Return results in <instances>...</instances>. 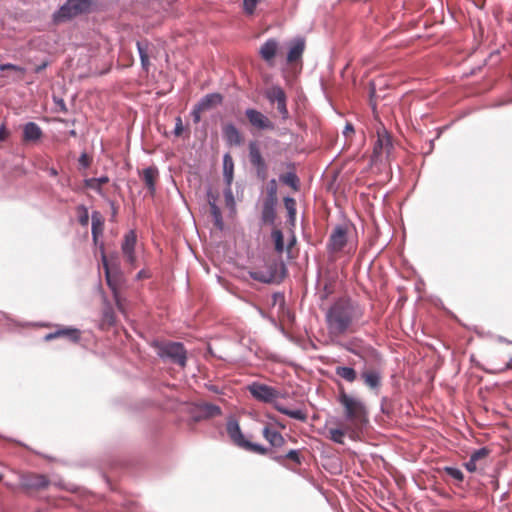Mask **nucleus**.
<instances>
[{"instance_id": "a878e982", "label": "nucleus", "mask_w": 512, "mask_h": 512, "mask_svg": "<svg viewBox=\"0 0 512 512\" xmlns=\"http://www.w3.org/2000/svg\"><path fill=\"white\" fill-rule=\"evenodd\" d=\"M349 437L348 432V425L346 424L343 428H331L328 430V438L337 443V444H344V437Z\"/></svg>"}, {"instance_id": "4c0bfd02", "label": "nucleus", "mask_w": 512, "mask_h": 512, "mask_svg": "<svg viewBox=\"0 0 512 512\" xmlns=\"http://www.w3.org/2000/svg\"><path fill=\"white\" fill-rule=\"evenodd\" d=\"M211 215L214 218L215 225L219 228H223L222 215L219 207L214 202H209Z\"/></svg>"}, {"instance_id": "c03bdc74", "label": "nucleus", "mask_w": 512, "mask_h": 512, "mask_svg": "<svg viewBox=\"0 0 512 512\" xmlns=\"http://www.w3.org/2000/svg\"><path fill=\"white\" fill-rule=\"evenodd\" d=\"M276 104H277V110L280 113V115L282 116V118L285 120L288 119L289 112L287 109V97H285L284 99H282L281 101H279Z\"/></svg>"}, {"instance_id": "bb28decb", "label": "nucleus", "mask_w": 512, "mask_h": 512, "mask_svg": "<svg viewBox=\"0 0 512 512\" xmlns=\"http://www.w3.org/2000/svg\"><path fill=\"white\" fill-rule=\"evenodd\" d=\"M274 407L277 411H279L280 413H282L290 418L300 420L303 422L307 420V414L303 410H300V409L290 410V409H287L279 404H275Z\"/></svg>"}, {"instance_id": "6e6d98bb", "label": "nucleus", "mask_w": 512, "mask_h": 512, "mask_svg": "<svg viewBox=\"0 0 512 512\" xmlns=\"http://www.w3.org/2000/svg\"><path fill=\"white\" fill-rule=\"evenodd\" d=\"M9 135V132L7 131L5 125L0 126V141L5 140Z\"/></svg>"}, {"instance_id": "6ab92c4d", "label": "nucleus", "mask_w": 512, "mask_h": 512, "mask_svg": "<svg viewBox=\"0 0 512 512\" xmlns=\"http://www.w3.org/2000/svg\"><path fill=\"white\" fill-rule=\"evenodd\" d=\"M277 50H278L277 40L269 39L260 47L259 54L263 60H265L269 64H272L273 59L277 53Z\"/></svg>"}, {"instance_id": "9b49d317", "label": "nucleus", "mask_w": 512, "mask_h": 512, "mask_svg": "<svg viewBox=\"0 0 512 512\" xmlns=\"http://www.w3.org/2000/svg\"><path fill=\"white\" fill-rule=\"evenodd\" d=\"M50 481L43 474L27 473L21 477V487L29 491H39L48 487Z\"/></svg>"}, {"instance_id": "f8f14e48", "label": "nucleus", "mask_w": 512, "mask_h": 512, "mask_svg": "<svg viewBox=\"0 0 512 512\" xmlns=\"http://www.w3.org/2000/svg\"><path fill=\"white\" fill-rule=\"evenodd\" d=\"M58 338L66 339L71 343H78L81 339V331L73 327L58 326L54 332L44 336V341L49 342Z\"/></svg>"}, {"instance_id": "412c9836", "label": "nucleus", "mask_w": 512, "mask_h": 512, "mask_svg": "<svg viewBox=\"0 0 512 512\" xmlns=\"http://www.w3.org/2000/svg\"><path fill=\"white\" fill-rule=\"evenodd\" d=\"M277 202L273 201V198H266L263 202L262 207V220L264 223L272 224L275 220V206Z\"/></svg>"}, {"instance_id": "3c124183", "label": "nucleus", "mask_w": 512, "mask_h": 512, "mask_svg": "<svg viewBox=\"0 0 512 512\" xmlns=\"http://www.w3.org/2000/svg\"><path fill=\"white\" fill-rule=\"evenodd\" d=\"M205 112L203 109H200V106L197 104L193 111H192V116H193V120H194V123H199L200 120H201V113Z\"/></svg>"}, {"instance_id": "ea45409f", "label": "nucleus", "mask_w": 512, "mask_h": 512, "mask_svg": "<svg viewBox=\"0 0 512 512\" xmlns=\"http://www.w3.org/2000/svg\"><path fill=\"white\" fill-rule=\"evenodd\" d=\"M490 454V450L487 447H482L476 451H474L470 457L473 458V460L477 461L479 464L482 460H485Z\"/></svg>"}, {"instance_id": "dca6fc26", "label": "nucleus", "mask_w": 512, "mask_h": 512, "mask_svg": "<svg viewBox=\"0 0 512 512\" xmlns=\"http://www.w3.org/2000/svg\"><path fill=\"white\" fill-rule=\"evenodd\" d=\"M43 136L42 129L34 122H28L23 126V142H37Z\"/></svg>"}, {"instance_id": "e2e57ef3", "label": "nucleus", "mask_w": 512, "mask_h": 512, "mask_svg": "<svg viewBox=\"0 0 512 512\" xmlns=\"http://www.w3.org/2000/svg\"><path fill=\"white\" fill-rule=\"evenodd\" d=\"M70 135H71V136H73V137H75V136H76V131H75V130H71V131H70Z\"/></svg>"}, {"instance_id": "423d86ee", "label": "nucleus", "mask_w": 512, "mask_h": 512, "mask_svg": "<svg viewBox=\"0 0 512 512\" xmlns=\"http://www.w3.org/2000/svg\"><path fill=\"white\" fill-rule=\"evenodd\" d=\"M350 230L349 224H341L333 228L327 243V250L330 254H337L344 250L348 244Z\"/></svg>"}, {"instance_id": "7ed1b4c3", "label": "nucleus", "mask_w": 512, "mask_h": 512, "mask_svg": "<svg viewBox=\"0 0 512 512\" xmlns=\"http://www.w3.org/2000/svg\"><path fill=\"white\" fill-rule=\"evenodd\" d=\"M153 347L156 349L157 355L162 359H168L172 363L181 367L186 366L187 351L180 342L172 341H155Z\"/></svg>"}, {"instance_id": "79ce46f5", "label": "nucleus", "mask_w": 512, "mask_h": 512, "mask_svg": "<svg viewBox=\"0 0 512 512\" xmlns=\"http://www.w3.org/2000/svg\"><path fill=\"white\" fill-rule=\"evenodd\" d=\"M444 472L450 477L454 478L458 482H462L464 480V474L461 470L454 467H445Z\"/></svg>"}, {"instance_id": "ddd939ff", "label": "nucleus", "mask_w": 512, "mask_h": 512, "mask_svg": "<svg viewBox=\"0 0 512 512\" xmlns=\"http://www.w3.org/2000/svg\"><path fill=\"white\" fill-rule=\"evenodd\" d=\"M245 115L251 126L258 130H274V123L262 112L249 108L245 111Z\"/></svg>"}, {"instance_id": "58836bf2", "label": "nucleus", "mask_w": 512, "mask_h": 512, "mask_svg": "<svg viewBox=\"0 0 512 512\" xmlns=\"http://www.w3.org/2000/svg\"><path fill=\"white\" fill-rule=\"evenodd\" d=\"M78 221L82 226L88 225L89 222V214L88 209L81 205L77 207Z\"/></svg>"}, {"instance_id": "5701e85b", "label": "nucleus", "mask_w": 512, "mask_h": 512, "mask_svg": "<svg viewBox=\"0 0 512 512\" xmlns=\"http://www.w3.org/2000/svg\"><path fill=\"white\" fill-rule=\"evenodd\" d=\"M305 49V42L303 39H297L293 42L287 55L288 63H293L302 57Z\"/></svg>"}, {"instance_id": "09e8293b", "label": "nucleus", "mask_w": 512, "mask_h": 512, "mask_svg": "<svg viewBox=\"0 0 512 512\" xmlns=\"http://www.w3.org/2000/svg\"><path fill=\"white\" fill-rule=\"evenodd\" d=\"M183 133V123L181 117H177L175 119V128H174V134L175 136L179 137Z\"/></svg>"}, {"instance_id": "4468645a", "label": "nucleus", "mask_w": 512, "mask_h": 512, "mask_svg": "<svg viewBox=\"0 0 512 512\" xmlns=\"http://www.w3.org/2000/svg\"><path fill=\"white\" fill-rule=\"evenodd\" d=\"M137 241V236L134 231H129L125 234L124 240L121 246L122 253L126 259V262L133 265L136 261L135 257V245Z\"/></svg>"}, {"instance_id": "9d476101", "label": "nucleus", "mask_w": 512, "mask_h": 512, "mask_svg": "<svg viewBox=\"0 0 512 512\" xmlns=\"http://www.w3.org/2000/svg\"><path fill=\"white\" fill-rule=\"evenodd\" d=\"M360 378L369 390L378 394L383 381V371L380 368H365L361 371Z\"/></svg>"}, {"instance_id": "b1692460", "label": "nucleus", "mask_w": 512, "mask_h": 512, "mask_svg": "<svg viewBox=\"0 0 512 512\" xmlns=\"http://www.w3.org/2000/svg\"><path fill=\"white\" fill-rule=\"evenodd\" d=\"M499 360H500V355H493L489 360V363L492 367L491 371L493 373H500L509 368H512V357H510V356L505 357V359L502 361L503 365H500Z\"/></svg>"}, {"instance_id": "6e6552de", "label": "nucleus", "mask_w": 512, "mask_h": 512, "mask_svg": "<svg viewBox=\"0 0 512 512\" xmlns=\"http://www.w3.org/2000/svg\"><path fill=\"white\" fill-rule=\"evenodd\" d=\"M247 390L255 400L263 403H273L280 397L279 390L260 382H252Z\"/></svg>"}, {"instance_id": "aec40b11", "label": "nucleus", "mask_w": 512, "mask_h": 512, "mask_svg": "<svg viewBox=\"0 0 512 512\" xmlns=\"http://www.w3.org/2000/svg\"><path fill=\"white\" fill-rule=\"evenodd\" d=\"M158 177V169L154 166L148 167L142 171V180L144 181L151 195H154L156 191V181Z\"/></svg>"}, {"instance_id": "20e7f679", "label": "nucleus", "mask_w": 512, "mask_h": 512, "mask_svg": "<svg viewBox=\"0 0 512 512\" xmlns=\"http://www.w3.org/2000/svg\"><path fill=\"white\" fill-rule=\"evenodd\" d=\"M92 0H67L54 14L53 21L57 24L67 22L74 17L89 11Z\"/></svg>"}, {"instance_id": "49530a36", "label": "nucleus", "mask_w": 512, "mask_h": 512, "mask_svg": "<svg viewBox=\"0 0 512 512\" xmlns=\"http://www.w3.org/2000/svg\"><path fill=\"white\" fill-rule=\"evenodd\" d=\"M226 205L230 208H234L235 202H234V196L231 190V187L228 186L224 192Z\"/></svg>"}, {"instance_id": "2eb2a0df", "label": "nucleus", "mask_w": 512, "mask_h": 512, "mask_svg": "<svg viewBox=\"0 0 512 512\" xmlns=\"http://www.w3.org/2000/svg\"><path fill=\"white\" fill-rule=\"evenodd\" d=\"M223 137L229 146H240L243 143V136L231 123L223 126Z\"/></svg>"}, {"instance_id": "c85d7f7f", "label": "nucleus", "mask_w": 512, "mask_h": 512, "mask_svg": "<svg viewBox=\"0 0 512 512\" xmlns=\"http://www.w3.org/2000/svg\"><path fill=\"white\" fill-rule=\"evenodd\" d=\"M233 159L229 154H226L223 159V174L225 181L227 183V186H231V183L233 181Z\"/></svg>"}, {"instance_id": "a211bd4d", "label": "nucleus", "mask_w": 512, "mask_h": 512, "mask_svg": "<svg viewBox=\"0 0 512 512\" xmlns=\"http://www.w3.org/2000/svg\"><path fill=\"white\" fill-rule=\"evenodd\" d=\"M262 435L273 448H281L286 443L283 435L273 429L271 425H266L263 428Z\"/></svg>"}, {"instance_id": "f704fd0d", "label": "nucleus", "mask_w": 512, "mask_h": 512, "mask_svg": "<svg viewBox=\"0 0 512 512\" xmlns=\"http://www.w3.org/2000/svg\"><path fill=\"white\" fill-rule=\"evenodd\" d=\"M92 236L94 241L97 240L98 235L103 231V221L101 220L98 213L92 215Z\"/></svg>"}, {"instance_id": "c756f323", "label": "nucleus", "mask_w": 512, "mask_h": 512, "mask_svg": "<svg viewBox=\"0 0 512 512\" xmlns=\"http://www.w3.org/2000/svg\"><path fill=\"white\" fill-rule=\"evenodd\" d=\"M321 285L323 286L320 291L321 299H327L330 295H332L336 290V281L334 278H325L321 281Z\"/></svg>"}, {"instance_id": "393cba45", "label": "nucleus", "mask_w": 512, "mask_h": 512, "mask_svg": "<svg viewBox=\"0 0 512 512\" xmlns=\"http://www.w3.org/2000/svg\"><path fill=\"white\" fill-rule=\"evenodd\" d=\"M335 374L348 383L355 382L358 377L357 371L350 366H337L335 368Z\"/></svg>"}, {"instance_id": "a19ab883", "label": "nucleus", "mask_w": 512, "mask_h": 512, "mask_svg": "<svg viewBox=\"0 0 512 512\" xmlns=\"http://www.w3.org/2000/svg\"><path fill=\"white\" fill-rule=\"evenodd\" d=\"M284 206L288 211L289 217L291 219H294L296 215V201L293 198L285 197Z\"/></svg>"}, {"instance_id": "de8ad7c7", "label": "nucleus", "mask_w": 512, "mask_h": 512, "mask_svg": "<svg viewBox=\"0 0 512 512\" xmlns=\"http://www.w3.org/2000/svg\"><path fill=\"white\" fill-rule=\"evenodd\" d=\"M271 186L268 189V195L266 198H273L274 202H277V196H276V181L273 179L270 182Z\"/></svg>"}, {"instance_id": "4d7b16f0", "label": "nucleus", "mask_w": 512, "mask_h": 512, "mask_svg": "<svg viewBox=\"0 0 512 512\" xmlns=\"http://www.w3.org/2000/svg\"><path fill=\"white\" fill-rule=\"evenodd\" d=\"M352 133H354V128H353L352 124H349V123H348V124L346 125L345 129H344V134H345L346 136H348L349 134H352Z\"/></svg>"}, {"instance_id": "c9c22d12", "label": "nucleus", "mask_w": 512, "mask_h": 512, "mask_svg": "<svg viewBox=\"0 0 512 512\" xmlns=\"http://www.w3.org/2000/svg\"><path fill=\"white\" fill-rule=\"evenodd\" d=\"M280 180L285 185L290 186L294 190L298 189L299 179L297 175L293 172H287L280 176Z\"/></svg>"}, {"instance_id": "1a4fd4ad", "label": "nucleus", "mask_w": 512, "mask_h": 512, "mask_svg": "<svg viewBox=\"0 0 512 512\" xmlns=\"http://www.w3.org/2000/svg\"><path fill=\"white\" fill-rule=\"evenodd\" d=\"M249 161L255 169L257 177L262 181L268 177V165L262 156L259 144L256 141H251L248 145Z\"/></svg>"}, {"instance_id": "680f3d73", "label": "nucleus", "mask_w": 512, "mask_h": 512, "mask_svg": "<svg viewBox=\"0 0 512 512\" xmlns=\"http://www.w3.org/2000/svg\"><path fill=\"white\" fill-rule=\"evenodd\" d=\"M60 108L62 109V111H66V107L63 101H61Z\"/></svg>"}, {"instance_id": "f257e3e1", "label": "nucleus", "mask_w": 512, "mask_h": 512, "mask_svg": "<svg viewBox=\"0 0 512 512\" xmlns=\"http://www.w3.org/2000/svg\"><path fill=\"white\" fill-rule=\"evenodd\" d=\"M365 308L350 297H340L334 301L325 313L328 335L337 339L355 333L364 317Z\"/></svg>"}, {"instance_id": "0eeeda50", "label": "nucleus", "mask_w": 512, "mask_h": 512, "mask_svg": "<svg viewBox=\"0 0 512 512\" xmlns=\"http://www.w3.org/2000/svg\"><path fill=\"white\" fill-rule=\"evenodd\" d=\"M393 147L394 146L391 135L386 130V128L381 125L377 128V139L374 143L372 154L373 160H380L383 155L389 157Z\"/></svg>"}, {"instance_id": "8fccbe9b", "label": "nucleus", "mask_w": 512, "mask_h": 512, "mask_svg": "<svg viewBox=\"0 0 512 512\" xmlns=\"http://www.w3.org/2000/svg\"><path fill=\"white\" fill-rule=\"evenodd\" d=\"M113 297H114V300H115L118 310L124 314L125 306H124L123 299L120 297L119 292H115V295H113Z\"/></svg>"}, {"instance_id": "72a5a7b5", "label": "nucleus", "mask_w": 512, "mask_h": 512, "mask_svg": "<svg viewBox=\"0 0 512 512\" xmlns=\"http://www.w3.org/2000/svg\"><path fill=\"white\" fill-rule=\"evenodd\" d=\"M272 240L274 242V249L278 254L284 251V237L283 233L279 229H274L271 233Z\"/></svg>"}, {"instance_id": "13d9d810", "label": "nucleus", "mask_w": 512, "mask_h": 512, "mask_svg": "<svg viewBox=\"0 0 512 512\" xmlns=\"http://www.w3.org/2000/svg\"><path fill=\"white\" fill-rule=\"evenodd\" d=\"M49 174L53 177H56L58 175V171L55 168H50Z\"/></svg>"}, {"instance_id": "bf43d9fd", "label": "nucleus", "mask_w": 512, "mask_h": 512, "mask_svg": "<svg viewBox=\"0 0 512 512\" xmlns=\"http://www.w3.org/2000/svg\"><path fill=\"white\" fill-rule=\"evenodd\" d=\"M295 243V238L293 237V239L290 241V243L288 244V247H287V250H290L291 247L294 245Z\"/></svg>"}, {"instance_id": "2f4dec72", "label": "nucleus", "mask_w": 512, "mask_h": 512, "mask_svg": "<svg viewBox=\"0 0 512 512\" xmlns=\"http://www.w3.org/2000/svg\"><path fill=\"white\" fill-rule=\"evenodd\" d=\"M137 48L140 55L141 65L144 70L148 71L150 66L149 54H148V43L138 41Z\"/></svg>"}, {"instance_id": "7c9ffc66", "label": "nucleus", "mask_w": 512, "mask_h": 512, "mask_svg": "<svg viewBox=\"0 0 512 512\" xmlns=\"http://www.w3.org/2000/svg\"><path fill=\"white\" fill-rule=\"evenodd\" d=\"M109 182V178L107 176H102L100 178H89L84 181V186L86 188L95 190L99 193L102 191V186Z\"/></svg>"}, {"instance_id": "37998d69", "label": "nucleus", "mask_w": 512, "mask_h": 512, "mask_svg": "<svg viewBox=\"0 0 512 512\" xmlns=\"http://www.w3.org/2000/svg\"><path fill=\"white\" fill-rule=\"evenodd\" d=\"M203 410L208 417L219 416L222 413L220 407L214 404H205Z\"/></svg>"}, {"instance_id": "864d4df0", "label": "nucleus", "mask_w": 512, "mask_h": 512, "mask_svg": "<svg viewBox=\"0 0 512 512\" xmlns=\"http://www.w3.org/2000/svg\"><path fill=\"white\" fill-rule=\"evenodd\" d=\"M464 466L469 472H475L478 469V463L477 461L473 460L472 457H470Z\"/></svg>"}, {"instance_id": "f3484780", "label": "nucleus", "mask_w": 512, "mask_h": 512, "mask_svg": "<svg viewBox=\"0 0 512 512\" xmlns=\"http://www.w3.org/2000/svg\"><path fill=\"white\" fill-rule=\"evenodd\" d=\"M273 460H275L280 465L293 469V467L289 464V462L294 463L295 465H301L302 463V457L299 450H290L286 454L283 455H275L273 457Z\"/></svg>"}, {"instance_id": "052dcab7", "label": "nucleus", "mask_w": 512, "mask_h": 512, "mask_svg": "<svg viewBox=\"0 0 512 512\" xmlns=\"http://www.w3.org/2000/svg\"><path fill=\"white\" fill-rule=\"evenodd\" d=\"M45 66H46L45 64H43V65H41V66H38V67L36 68V72H40L42 69H44V68H45Z\"/></svg>"}, {"instance_id": "4be33fe9", "label": "nucleus", "mask_w": 512, "mask_h": 512, "mask_svg": "<svg viewBox=\"0 0 512 512\" xmlns=\"http://www.w3.org/2000/svg\"><path fill=\"white\" fill-rule=\"evenodd\" d=\"M223 97L219 93H211L206 96H204L198 103L200 106V109H203L204 111L210 110L212 108H215L216 106L220 105L222 103Z\"/></svg>"}, {"instance_id": "39448f33", "label": "nucleus", "mask_w": 512, "mask_h": 512, "mask_svg": "<svg viewBox=\"0 0 512 512\" xmlns=\"http://www.w3.org/2000/svg\"><path fill=\"white\" fill-rule=\"evenodd\" d=\"M227 433L233 443L245 450L260 454L267 455L269 450L260 445L245 440L244 435L241 432L238 422L231 420L227 423Z\"/></svg>"}, {"instance_id": "f03ea898", "label": "nucleus", "mask_w": 512, "mask_h": 512, "mask_svg": "<svg viewBox=\"0 0 512 512\" xmlns=\"http://www.w3.org/2000/svg\"><path fill=\"white\" fill-rule=\"evenodd\" d=\"M339 403L344 410V416L347 420L349 438L353 441L362 439L364 427L368 424V410L365 404L350 395L343 388L339 390Z\"/></svg>"}, {"instance_id": "473e14b6", "label": "nucleus", "mask_w": 512, "mask_h": 512, "mask_svg": "<svg viewBox=\"0 0 512 512\" xmlns=\"http://www.w3.org/2000/svg\"><path fill=\"white\" fill-rule=\"evenodd\" d=\"M350 353L362 358V359H365V357L367 355L369 356H373L375 358L376 361L379 360V357H378V354L377 352L375 351V349H373L372 347H368V348H353V347H347L346 348Z\"/></svg>"}, {"instance_id": "cd10ccee", "label": "nucleus", "mask_w": 512, "mask_h": 512, "mask_svg": "<svg viewBox=\"0 0 512 512\" xmlns=\"http://www.w3.org/2000/svg\"><path fill=\"white\" fill-rule=\"evenodd\" d=\"M265 96L269 102L278 103L286 97V94L280 86H272L266 90Z\"/></svg>"}, {"instance_id": "e433bc0d", "label": "nucleus", "mask_w": 512, "mask_h": 512, "mask_svg": "<svg viewBox=\"0 0 512 512\" xmlns=\"http://www.w3.org/2000/svg\"><path fill=\"white\" fill-rule=\"evenodd\" d=\"M103 265H104V269H105L107 284L111 288V290L113 291V295H115V292H118L117 280H116L115 277L112 276V274H111V272L109 270L108 264L106 262L105 256L103 257Z\"/></svg>"}, {"instance_id": "603ef678", "label": "nucleus", "mask_w": 512, "mask_h": 512, "mask_svg": "<svg viewBox=\"0 0 512 512\" xmlns=\"http://www.w3.org/2000/svg\"><path fill=\"white\" fill-rule=\"evenodd\" d=\"M79 164L84 167L88 168L91 165V158L86 153H82L79 157Z\"/></svg>"}, {"instance_id": "5fc2aeb1", "label": "nucleus", "mask_w": 512, "mask_h": 512, "mask_svg": "<svg viewBox=\"0 0 512 512\" xmlns=\"http://www.w3.org/2000/svg\"><path fill=\"white\" fill-rule=\"evenodd\" d=\"M251 277L255 280H258L260 282H263V283H268L270 282V279L266 278L262 273L260 272H253L251 273Z\"/></svg>"}, {"instance_id": "a18cd8bd", "label": "nucleus", "mask_w": 512, "mask_h": 512, "mask_svg": "<svg viewBox=\"0 0 512 512\" xmlns=\"http://www.w3.org/2000/svg\"><path fill=\"white\" fill-rule=\"evenodd\" d=\"M0 70L1 71L13 70V71L19 72L21 74L20 78H23V76L25 74V69L23 67H20V66L11 64V63L1 64Z\"/></svg>"}]
</instances>
